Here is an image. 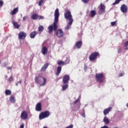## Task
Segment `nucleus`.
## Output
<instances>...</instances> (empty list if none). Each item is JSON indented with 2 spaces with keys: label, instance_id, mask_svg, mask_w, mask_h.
<instances>
[{
  "label": "nucleus",
  "instance_id": "38",
  "mask_svg": "<svg viewBox=\"0 0 128 128\" xmlns=\"http://www.w3.org/2000/svg\"><path fill=\"white\" fill-rule=\"evenodd\" d=\"M4 6V1L0 0V8H2Z\"/></svg>",
  "mask_w": 128,
  "mask_h": 128
},
{
  "label": "nucleus",
  "instance_id": "50",
  "mask_svg": "<svg viewBox=\"0 0 128 128\" xmlns=\"http://www.w3.org/2000/svg\"><path fill=\"white\" fill-rule=\"evenodd\" d=\"M86 68H88L87 66H86Z\"/></svg>",
  "mask_w": 128,
  "mask_h": 128
},
{
  "label": "nucleus",
  "instance_id": "5",
  "mask_svg": "<svg viewBox=\"0 0 128 128\" xmlns=\"http://www.w3.org/2000/svg\"><path fill=\"white\" fill-rule=\"evenodd\" d=\"M98 56H100V53L98 52H92L89 56V60L90 62H94V60H96Z\"/></svg>",
  "mask_w": 128,
  "mask_h": 128
},
{
  "label": "nucleus",
  "instance_id": "28",
  "mask_svg": "<svg viewBox=\"0 0 128 128\" xmlns=\"http://www.w3.org/2000/svg\"><path fill=\"white\" fill-rule=\"evenodd\" d=\"M44 26H40L38 28V30L40 32H44Z\"/></svg>",
  "mask_w": 128,
  "mask_h": 128
},
{
  "label": "nucleus",
  "instance_id": "2",
  "mask_svg": "<svg viewBox=\"0 0 128 128\" xmlns=\"http://www.w3.org/2000/svg\"><path fill=\"white\" fill-rule=\"evenodd\" d=\"M36 84H38L40 86H46V78L42 76H36L34 78Z\"/></svg>",
  "mask_w": 128,
  "mask_h": 128
},
{
  "label": "nucleus",
  "instance_id": "34",
  "mask_svg": "<svg viewBox=\"0 0 128 128\" xmlns=\"http://www.w3.org/2000/svg\"><path fill=\"white\" fill-rule=\"evenodd\" d=\"M8 80L10 82H12V80H14V77L12 76H10L8 78Z\"/></svg>",
  "mask_w": 128,
  "mask_h": 128
},
{
  "label": "nucleus",
  "instance_id": "25",
  "mask_svg": "<svg viewBox=\"0 0 128 128\" xmlns=\"http://www.w3.org/2000/svg\"><path fill=\"white\" fill-rule=\"evenodd\" d=\"M31 18H32V20H38V15L36 14H34L32 17Z\"/></svg>",
  "mask_w": 128,
  "mask_h": 128
},
{
  "label": "nucleus",
  "instance_id": "24",
  "mask_svg": "<svg viewBox=\"0 0 128 128\" xmlns=\"http://www.w3.org/2000/svg\"><path fill=\"white\" fill-rule=\"evenodd\" d=\"M96 14V12L94 10L90 11V18H94Z\"/></svg>",
  "mask_w": 128,
  "mask_h": 128
},
{
  "label": "nucleus",
  "instance_id": "43",
  "mask_svg": "<svg viewBox=\"0 0 128 128\" xmlns=\"http://www.w3.org/2000/svg\"><path fill=\"white\" fill-rule=\"evenodd\" d=\"M124 76V74L122 73H120L119 74V76Z\"/></svg>",
  "mask_w": 128,
  "mask_h": 128
},
{
  "label": "nucleus",
  "instance_id": "44",
  "mask_svg": "<svg viewBox=\"0 0 128 128\" xmlns=\"http://www.w3.org/2000/svg\"><path fill=\"white\" fill-rule=\"evenodd\" d=\"M76 102H78V99H77L74 102V104H76Z\"/></svg>",
  "mask_w": 128,
  "mask_h": 128
},
{
  "label": "nucleus",
  "instance_id": "46",
  "mask_svg": "<svg viewBox=\"0 0 128 128\" xmlns=\"http://www.w3.org/2000/svg\"><path fill=\"white\" fill-rule=\"evenodd\" d=\"M18 84H22V80H20L19 82H18Z\"/></svg>",
  "mask_w": 128,
  "mask_h": 128
},
{
  "label": "nucleus",
  "instance_id": "42",
  "mask_svg": "<svg viewBox=\"0 0 128 128\" xmlns=\"http://www.w3.org/2000/svg\"><path fill=\"white\" fill-rule=\"evenodd\" d=\"M118 52L119 54H120V52H122V49H121V48H119V49L118 50Z\"/></svg>",
  "mask_w": 128,
  "mask_h": 128
},
{
  "label": "nucleus",
  "instance_id": "40",
  "mask_svg": "<svg viewBox=\"0 0 128 128\" xmlns=\"http://www.w3.org/2000/svg\"><path fill=\"white\" fill-rule=\"evenodd\" d=\"M24 128V124H22L20 126V128Z\"/></svg>",
  "mask_w": 128,
  "mask_h": 128
},
{
  "label": "nucleus",
  "instance_id": "33",
  "mask_svg": "<svg viewBox=\"0 0 128 128\" xmlns=\"http://www.w3.org/2000/svg\"><path fill=\"white\" fill-rule=\"evenodd\" d=\"M70 64V59H68V58H67L66 60L64 62V64Z\"/></svg>",
  "mask_w": 128,
  "mask_h": 128
},
{
  "label": "nucleus",
  "instance_id": "32",
  "mask_svg": "<svg viewBox=\"0 0 128 128\" xmlns=\"http://www.w3.org/2000/svg\"><path fill=\"white\" fill-rule=\"evenodd\" d=\"M73 22H71V24H70V21H69V22H68V25H67V26L66 28V30H69L70 29V26H72V24Z\"/></svg>",
  "mask_w": 128,
  "mask_h": 128
},
{
  "label": "nucleus",
  "instance_id": "14",
  "mask_svg": "<svg viewBox=\"0 0 128 128\" xmlns=\"http://www.w3.org/2000/svg\"><path fill=\"white\" fill-rule=\"evenodd\" d=\"M35 109L36 112H42V104L38 102L36 104Z\"/></svg>",
  "mask_w": 128,
  "mask_h": 128
},
{
  "label": "nucleus",
  "instance_id": "26",
  "mask_svg": "<svg viewBox=\"0 0 128 128\" xmlns=\"http://www.w3.org/2000/svg\"><path fill=\"white\" fill-rule=\"evenodd\" d=\"M68 88V84H66L62 86V90L64 92Z\"/></svg>",
  "mask_w": 128,
  "mask_h": 128
},
{
  "label": "nucleus",
  "instance_id": "3",
  "mask_svg": "<svg viewBox=\"0 0 128 128\" xmlns=\"http://www.w3.org/2000/svg\"><path fill=\"white\" fill-rule=\"evenodd\" d=\"M96 80L98 82L99 84H102V82H104V80H106V76L104 74L102 73H98L96 74Z\"/></svg>",
  "mask_w": 128,
  "mask_h": 128
},
{
  "label": "nucleus",
  "instance_id": "47",
  "mask_svg": "<svg viewBox=\"0 0 128 128\" xmlns=\"http://www.w3.org/2000/svg\"><path fill=\"white\" fill-rule=\"evenodd\" d=\"M16 86H18V83L17 82V83L16 84Z\"/></svg>",
  "mask_w": 128,
  "mask_h": 128
},
{
  "label": "nucleus",
  "instance_id": "7",
  "mask_svg": "<svg viewBox=\"0 0 128 128\" xmlns=\"http://www.w3.org/2000/svg\"><path fill=\"white\" fill-rule=\"evenodd\" d=\"M100 7V9L98 10L99 14H102L106 12V6L104 4L101 3Z\"/></svg>",
  "mask_w": 128,
  "mask_h": 128
},
{
  "label": "nucleus",
  "instance_id": "37",
  "mask_svg": "<svg viewBox=\"0 0 128 128\" xmlns=\"http://www.w3.org/2000/svg\"><path fill=\"white\" fill-rule=\"evenodd\" d=\"M82 2L84 4H88L90 0H82Z\"/></svg>",
  "mask_w": 128,
  "mask_h": 128
},
{
  "label": "nucleus",
  "instance_id": "17",
  "mask_svg": "<svg viewBox=\"0 0 128 128\" xmlns=\"http://www.w3.org/2000/svg\"><path fill=\"white\" fill-rule=\"evenodd\" d=\"M42 54H48V48L43 46L42 48Z\"/></svg>",
  "mask_w": 128,
  "mask_h": 128
},
{
  "label": "nucleus",
  "instance_id": "39",
  "mask_svg": "<svg viewBox=\"0 0 128 128\" xmlns=\"http://www.w3.org/2000/svg\"><path fill=\"white\" fill-rule=\"evenodd\" d=\"M44 18L43 16H39V20H44Z\"/></svg>",
  "mask_w": 128,
  "mask_h": 128
},
{
  "label": "nucleus",
  "instance_id": "19",
  "mask_svg": "<svg viewBox=\"0 0 128 128\" xmlns=\"http://www.w3.org/2000/svg\"><path fill=\"white\" fill-rule=\"evenodd\" d=\"M76 46L78 48H80L82 46V41H78L76 43Z\"/></svg>",
  "mask_w": 128,
  "mask_h": 128
},
{
  "label": "nucleus",
  "instance_id": "41",
  "mask_svg": "<svg viewBox=\"0 0 128 128\" xmlns=\"http://www.w3.org/2000/svg\"><path fill=\"white\" fill-rule=\"evenodd\" d=\"M26 18H28V16H24V17H23V21H24V20H26Z\"/></svg>",
  "mask_w": 128,
  "mask_h": 128
},
{
  "label": "nucleus",
  "instance_id": "8",
  "mask_svg": "<svg viewBox=\"0 0 128 128\" xmlns=\"http://www.w3.org/2000/svg\"><path fill=\"white\" fill-rule=\"evenodd\" d=\"M18 38L19 40H26V33L24 32H20L18 34Z\"/></svg>",
  "mask_w": 128,
  "mask_h": 128
},
{
  "label": "nucleus",
  "instance_id": "29",
  "mask_svg": "<svg viewBox=\"0 0 128 128\" xmlns=\"http://www.w3.org/2000/svg\"><path fill=\"white\" fill-rule=\"evenodd\" d=\"M124 50H128V41H126L124 43Z\"/></svg>",
  "mask_w": 128,
  "mask_h": 128
},
{
  "label": "nucleus",
  "instance_id": "18",
  "mask_svg": "<svg viewBox=\"0 0 128 128\" xmlns=\"http://www.w3.org/2000/svg\"><path fill=\"white\" fill-rule=\"evenodd\" d=\"M61 72H62V66H58L57 68V70H56V76H60V74Z\"/></svg>",
  "mask_w": 128,
  "mask_h": 128
},
{
  "label": "nucleus",
  "instance_id": "31",
  "mask_svg": "<svg viewBox=\"0 0 128 128\" xmlns=\"http://www.w3.org/2000/svg\"><path fill=\"white\" fill-rule=\"evenodd\" d=\"M123 0H116L112 4L113 6H116V4H118L120 2Z\"/></svg>",
  "mask_w": 128,
  "mask_h": 128
},
{
  "label": "nucleus",
  "instance_id": "27",
  "mask_svg": "<svg viewBox=\"0 0 128 128\" xmlns=\"http://www.w3.org/2000/svg\"><path fill=\"white\" fill-rule=\"evenodd\" d=\"M6 96H10L12 94V91L10 90H5Z\"/></svg>",
  "mask_w": 128,
  "mask_h": 128
},
{
  "label": "nucleus",
  "instance_id": "4",
  "mask_svg": "<svg viewBox=\"0 0 128 128\" xmlns=\"http://www.w3.org/2000/svg\"><path fill=\"white\" fill-rule=\"evenodd\" d=\"M50 114V111H44L41 112L39 115V120H44V118H48Z\"/></svg>",
  "mask_w": 128,
  "mask_h": 128
},
{
  "label": "nucleus",
  "instance_id": "36",
  "mask_svg": "<svg viewBox=\"0 0 128 128\" xmlns=\"http://www.w3.org/2000/svg\"><path fill=\"white\" fill-rule=\"evenodd\" d=\"M42 4H44V0H40L39 2H38V6H42Z\"/></svg>",
  "mask_w": 128,
  "mask_h": 128
},
{
  "label": "nucleus",
  "instance_id": "1",
  "mask_svg": "<svg viewBox=\"0 0 128 128\" xmlns=\"http://www.w3.org/2000/svg\"><path fill=\"white\" fill-rule=\"evenodd\" d=\"M54 20L53 24L50 25L48 28V32L49 34H52V30L56 32L58 30V18H60V12L58 11V8H56L54 12Z\"/></svg>",
  "mask_w": 128,
  "mask_h": 128
},
{
  "label": "nucleus",
  "instance_id": "48",
  "mask_svg": "<svg viewBox=\"0 0 128 128\" xmlns=\"http://www.w3.org/2000/svg\"><path fill=\"white\" fill-rule=\"evenodd\" d=\"M126 106L128 108V103L126 104Z\"/></svg>",
  "mask_w": 128,
  "mask_h": 128
},
{
  "label": "nucleus",
  "instance_id": "9",
  "mask_svg": "<svg viewBox=\"0 0 128 128\" xmlns=\"http://www.w3.org/2000/svg\"><path fill=\"white\" fill-rule=\"evenodd\" d=\"M70 78L69 75L65 74L63 76L62 78V82L64 84H68V82L70 81Z\"/></svg>",
  "mask_w": 128,
  "mask_h": 128
},
{
  "label": "nucleus",
  "instance_id": "11",
  "mask_svg": "<svg viewBox=\"0 0 128 128\" xmlns=\"http://www.w3.org/2000/svg\"><path fill=\"white\" fill-rule=\"evenodd\" d=\"M58 38H62L64 36V31L62 29H58L56 32Z\"/></svg>",
  "mask_w": 128,
  "mask_h": 128
},
{
  "label": "nucleus",
  "instance_id": "6",
  "mask_svg": "<svg viewBox=\"0 0 128 128\" xmlns=\"http://www.w3.org/2000/svg\"><path fill=\"white\" fill-rule=\"evenodd\" d=\"M64 18L66 20H69L70 24H72V22H74V19H72V13L70 11L68 10L64 14Z\"/></svg>",
  "mask_w": 128,
  "mask_h": 128
},
{
  "label": "nucleus",
  "instance_id": "15",
  "mask_svg": "<svg viewBox=\"0 0 128 128\" xmlns=\"http://www.w3.org/2000/svg\"><path fill=\"white\" fill-rule=\"evenodd\" d=\"M50 66V64L48 63H46L44 64V66L42 68L40 71L41 72H46V68H48V67Z\"/></svg>",
  "mask_w": 128,
  "mask_h": 128
},
{
  "label": "nucleus",
  "instance_id": "35",
  "mask_svg": "<svg viewBox=\"0 0 128 128\" xmlns=\"http://www.w3.org/2000/svg\"><path fill=\"white\" fill-rule=\"evenodd\" d=\"M111 25L112 26H116V21L111 22Z\"/></svg>",
  "mask_w": 128,
  "mask_h": 128
},
{
  "label": "nucleus",
  "instance_id": "12",
  "mask_svg": "<svg viewBox=\"0 0 128 128\" xmlns=\"http://www.w3.org/2000/svg\"><path fill=\"white\" fill-rule=\"evenodd\" d=\"M120 10L123 14H126L128 12V6L124 4H122L120 6Z\"/></svg>",
  "mask_w": 128,
  "mask_h": 128
},
{
  "label": "nucleus",
  "instance_id": "21",
  "mask_svg": "<svg viewBox=\"0 0 128 128\" xmlns=\"http://www.w3.org/2000/svg\"><path fill=\"white\" fill-rule=\"evenodd\" d=\"M12 24L14 26V28H20V24H18V22H14V21H12Z\"/></svg>",
  "mask_w": 128,
  "mask_h": 128
},
{
  "label": "nucleus",
  "instance_id": "45",
  "mask_svg": "<svg viewBox=\"0 0 128 128\" xmlns=\"http://www.w3.org/2000/svg\"><path fill=\"white\" fill-rule=\"evenodd\" d=\"M8 70H12V67H8Z\"/></svg>",
  "mask_w": 128,
  "mask_h": 128
},
{
  "label": "nucleus",
  "instance_id": "16",
  "mask_svg": "<svg viewBox=\"0 0 128 128\" xmlns=\"http://www.w3.org/2000/svg\"><path fill=\"white\" fill-rule=\"evenodd\" d=\"M18 12V8L17 7L16 8H14L10 14L12 16H14V14H16Z\"/></svg>",
  "mask_w": 128,
  "mask_h": 128
},
{
  "label": "nucleus",
  "instance_id": "22",
  "mask_svg": "<svg viewBox=\"0 0 128 128\" xmlns=\"http://www.w3.org/2000/svg\"><path fill=\"white\" fill-rule=\"evenodd\" d=\"M103 122H104L106 124H108L110 122V119L106 116H104L103 120Z\"/></svg>",
  "mask_w": 128,
  "mask_h": 128
},
{
  "label": "nucleus",
  "instance_id": "10",
  "mask_svg": "<svg viewBox=\"0 0 128 128\" xmlns=\"http://www.w3.org/2000/svg\"><path fill=\"white\" fill-rule=\"evenodd\" d=\"M28 112L24 110L22 112L20 118L22 120H26L28 118Z\"/></svg>",
  "mask_w": 128,
  "mask_h": 128
},
{
  "label": "nucleus",
  "instance_id": "49",
  "mask_svg": "<svg viewBox=\"0 0 128 128\" xmlns=\"http://www.w3.org/2000/svg\"><path fill=\"white\" fill-rule=\"evenodd\" d=\"M43 128H48L46 126H44Z\"/></svg>",
  "mask_w": 128,
  "mask_h": 128
},
{
  "label": "nucleus",
  "instance_id": "20",
  "mask_svg": "<svg viewBox=\"0 0 128 128\" xmlns=\"http://www.w3.org/2000/svg\"><path fill=\"white\" fill-rule=\"evenodd\" d=\"M37 34H38V32H36V31H34V32H32L30 34V38H36V36Z\"/></svg>",
  "mask_w": 128,
  "mask_h": 128
},
{
  "label": "nucleus",
  "instance_id": "30",
  "mask_svg": "<svg viewBox=\"0 0 128 128\" xmlns=\"http://www.w3.org/2000/svg\"><path fill=\"white\" fill-rule=\"evenodd\" d=\"M57 63L58 66H64V62L62 60L58 61Z\"/></svg>",
  "mask_w": 128,
  "mask_h": 128
},
{
  "label": "nucleus",
  "instance_id": "13",
  "mask_svg": "<svg viewBox=\"0 0 128 128\" xmlns=\"http://www.w3.org/2000/svg\"><path fill=\"white\" fill-rule=\"evenodd\" d=\"M112 107H108L107 108H105L103 111V114L104 116H106V114H110V112H112Z\"/></svg>",
  "mask_w": 128,
  "mask_h": 128
},
{
  "label": "nucleus",
  "instance_id": "23",
  "mask_svg": "<svg viewBox=\"0 0 128 128\" xmlns=\"http://www.w3.org/2000/svg\"><path fill=\"white\" fill-rule=\"evenodd\" d=\"M10 102H12V104H16V98L14 96H10Z\"/></svg>",
  "mask_w": 128,
  "mask_h": 128
}]
</instances>
